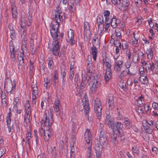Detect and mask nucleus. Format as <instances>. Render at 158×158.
<instances>
[{
    "label": "nucleus",
    "instance_id": "nucleus-5",
    "mask_svg": "<svg viewBox=\"0 0 158 158\" xmlns=\"http://www.w3.org/2000/svg\"><path fill=\"white\" fill-rule=\"evenodd\" d=\"M52 45L50 50L52 51L53 55L55 56H60L61 52H60L58 40H53Z\"/></svg>",
    "mask_w": 158,
    "mask_h": 158
},
{
    "label": "nucleus",
    "instance_id": "nucleus-23",
    "mask_svg": "<svg viewBox=\"0 0 158 158\" xmlns=\"http://www.w3.org/2000/svg\"><path fill=\"white\" fill-rule=\"evenodd\" d=\"M61 106L60 101L58 98L56 99L54 102L53 108L54 110L56 113H58L60 110V107Z\"/></svg>",
    "mask_w": 158,
    "mask_h": 158
},
{
    "label": "nucleus",
    "instance_id": "nucleus-44",
    "mask_svg": "<svg viewBox=\"0 0 158 158\" xmlns=\"http://www.w3.org/2000/svg\"><path fill=\"white\" fill-rule=\"evenodd\" d=\"M117 135L116 134H113L111 135V140L113 143L115 144H116L118 143V141L117 140Z\"/></svg>",
    "mask_w": 158,
    "mask_h": 158
},
{
    "label": "nucleus",
    "instance_id": "nucleus-56",
    "mask_svg": "<svg viewBox=\"0 0 158 158\" xmlns=\"http://www.w3.org/2000/svg\"><path fill=\"white\" fill-rule=\"evenodd\" d=\"M99 44V40L96 37H94L93 40V45L96 46Z\"/></svg>",
    "mask_w": 158,
    "mask_h": 158
},
{
    "label": "nucleus",
    "instance_id": "nucleus-20",
    "mask_svg": "<svg viewBox=\"0 0 158 158\" xmlns=\"http://www.w3.org/2000/svg\"><path fill=\"white\" fill-rule=\"evenodd\" d=\"M10 50V57L11 60L14 61L16 59L15 51V48L12 43H10L9 44Z\"/></svg>",
    "mask_w": 158,
    "mask_h": 158
},
{
    "label": "nucleus",
    "instance_id": "nucleus-58",
    "mask_svg": "<svg viewBox=\"0 0 158 158\" xmlns=\"http://www.w3.org/2000/svg\"><path fill=\"white\" fill-rule=\"evenodd\" d=\"M22 40V43L23 45H24L25 47V45L26 43V41L27 40V35H23L21 36Z\"/></svg>",
    "mask_w": 158,
    "mask_h": 158
},
{
    "label": "nucleus",
    "instance_id": "nucleus-40",
    "mask_svg": "<svg viewBox=\"0 0 158 158\" xmlns=\"http://www.w3.org/2000/svg\"><path fill=\"white\" fill-rule=\"evenodd\" d=\"M121 109L118 108H117V113L116 114L115 117L118 120L122 119L123 118L122 114L121 113Z\"/></svg>",
    "mask_w": 158,
    "mask_h": 158
},
{
    "label": "nucleus",
    "instance_id": "nucleus-49",
    "mask_svg": "<svg viewBox=\"0 0 158 158\" xmlns=\"http://www.w3.org/2000/svg\"><path fill=\"white\" fill-rule=\"evenodd\" d=\"M24 110L25 111H31L30 105L28 101H26L24 105Z\"/></svg>",
    "mask_w": 158,
    "mask_h": 158
},
{
    "label": "nucleus",
    "instance_id": "nucleus-48",
    "mask_svg": "<svg viewBox=\"0 0 158 158\" xmlns=\"http://www.w3.org/2000/svg\"><path fill=\"white\" fill-rule=\"evenodd\" d=\"M123 127V124L121 122H118L116 123V127L118 132H120V130H122Z\"/></svg>",
    "mask_w": 158,
    "mask_h": 158
},
{
    "label": "nucleus",
    "instance_id": "nucleus-31",
    "mask_svg": "<svg viewBox=\"0 0 158 158\" xmlns=\"http://www.w3.org/2000/svg\"><path fill=\"white\" fill-rule=\"evenodd\" d=\"M146 54L148 59H152L154 55L152 48H147L146 51Z\"/></svg>",
    "mask_w": 158,
    "mask_h": 158
},
{
    "label": "nucleus",
    "instance_id": "nucleus-61",
    "mask_svg": "<svg viewBox=\"0 0 158 158\" xmlns=\"http://www.w3.org/2000/svg\"><path fill=\"white\" fill-rule=\"evenodd\" d=\"M131 62L130 60L127 61L125 63V65L127 69H129L131 67Z\"/></svg>",
    "mask_w": 158,
    "mask_h": 158
},
{
    "label": "nucleus",
    "instance_id": "nucleus-51",
    "mask_svg": "<svg viewBox=\"0 0 158 158\" xmlns=\"http://www.w3.org/2000/svg\"><path fill=\"white\" fill-rule=\"evenodd\" d=\"M120 88L124 91H127V86L126 85V83L122 82L121 83L120 85Z\"/></svg>",
    "mask_w": 158,
    "mask_h": 158
},
{
    "label": "nucleus",
    "instance_id": "nucleus-13",
    "mask_svg": "<svg viewBox=\"0 0 158 158\" xmlns=\"http://www.w3.org/2000/svg\"><path fill=\"white\" fill-rule=\"evenodd\" d=\"M23 55V53L21 52H19L18 54V59L19 63L18 68L21 71L23 70L24 69Z\"/></svg>",
    "mask_w": 158,
    "mask_h": 158
},
{
    "label": "nucleus",
    "instance_id": "nucleus-36",
    "mask_svg": "<svg viewBox=\"0 0 158 158\" xmlns=\"http://www.w3.org/2000/svg\"><path fill=\"white\" fill-rule=\"evenodd\" d=\"M88 77L87 76V77L86 76L82 73L81 74V85L83 86L84 84H86L87 83L88 84Z\"/></svg>",
    "mask_w": 158,
    "mask_h": 158
},
{
    "label": "nucleus",
    "instance_id": "nucleus-24",
    "mask_svg": "<svg viewBox=\"0 0 158 158\" xmlns=\"http://www.w3.org/2000/svg\"><path fill=\"white\" fill-rule=\"evenodd\" d=\"M133 38L132 39V44L135 47L138 46L139 36L138 34L133 33Z\"/></svg>",
    "mask_w": 158,
    "mask_h": 158
},
{
    "label": "nucleus",
    "instance_id": "nucleus-32",
    "mask_svg": "<svg viewBox=\"0 0 158 158\" xmlns=\"http://www.w3.org/2000/svg\"><path fill=\"white\" fill-rule=\"evenodd\" d=\"M41 127L40 128L39 130V132L40 134L41 135L44 134V132H45V130L44 127V124L45 125V120L44 119H42L41 122Z\"/></svg>",
    "mask_w": 158,
    "mask_h": 158
},
{
    "label": "nucleus",
    "instance_id": "nucleus-22",
    "mask_svg": "<svg viewBox=\"0 0 158 158\" xmlns=\"http://www.w3.org/2000/svg\"><path fill=\"white\" fill-rule=\"evenodd\" d=\"M123 64V61L122 60H118L115 62L114 65V70L117 72L120 71L122 68Z\"/></svg>",
    "mask_w": 158,
    "mask_h": 158
},
{
    "label": "nucleus",
    "instance_id": "nucleus-60",
    "mask_svg": "<svg viewBox=\"0 0 158 158\" xmlns=\"http://www.w3.org/2000/svg\"><path fill=\"white\" fill-rule=\"evenodd\" d=\"M152 107L154 110H157L158 108V103L153 102L152 104Z\"/></svg>",
    "mask_w": 158,
    "mask_h": 158
},
{
    "label": "nucleus",
    "instance_id": "nucleus-10",
    "mask_svg": "<svg viewBox=\"0 0 158 158\" xmlns=\"http://www.w3.org/2000/svg\"><path fill=\"white\" fill-rule=\"evenodd\" d=\"M103 65L106 68H111V62L108 54L104 53L102 55Z\"/></svg>",
    "mask_w": 158,
    "mask_h": 158
},
{
    "label": "nucleus",
    "instance_id": "nucleus-50",
    "mask_svg": "<svg viewBox=\"0 0 158 158\" xmlns=\"http://www.w3.org/2000/svg\"><path fill=\"white\" fill-rule=\"evenodd\" d=\"M108 104L109 107H111V108L112 107L114 106V101L113 100V97H110L108 98Z\"/></svg>",
    "mask_w": 158,
    "mask_h": 158
},
{
    "label": "nucleus",
    "instance_id": "nucleus-18",
    "mask_svg": "<svg viewBox=\"0 0 158 158\" xmlns=\"http://www.w3.org/2000/svg\"><path fill=\"white\" fill-rule=\"evenodd\" d=\"M82 106L85 110V112L86 114L89 112V102L88 100L87 96L85 95L82 100Z\"/></svg>",
    "mask_w": 158,
    "mask_h": 158
},
{
    "label": "nucleus",
    "instance_id": "nucleus-53",
    "mask_svg": "<svg viewBox=\"0 0 158 158\" xmlns=\"http://www.w3.org/2000/svg\"><path fill=\"white\" fill-rule=\"evenodd\" d=\"M72 58H73L69 62V69L70 70H73V69L74 67V60H73V59L74 58V56H72Z\"/></svg>",
    "mask_w": 158,
    "mask_h": 158
},
{
    "label": "nucleus",
    "instance_id": "nucleus-30",
    "mask_svg": "<svg viewBox=\"0 0 158 158\" xmlns=\"http://www.w3.org/2000/svg\"><path fill=\"white\" fill-rule=\"evenodd\" d=\"M139 81L143 84H147L148 83V80L147 77L144 75H141L139 77Z\"/></svg>",
    "mask_w": 158,
    "mask_h": 158
},
{
    "label": "nucleus",
    "instance_id": "nucleus-34",
    "mask_svg": "<svg viewBox=\"0 0 158 158\" xmlns=\"http://www.w3.org/2000/svg\"><path fill=\"white\" fill-rule=\"evenodd\" d=\"M20 102V101L19 97H16L15 98L13 102V107L12 109L13 110H16L17 108L18 107Z\"/></svg>",
    "mask_w": 158,
    "mask_h": 158
},
{
    "label": "nucleus",
    "instance_id": "nucleus-21",
    "mask_svg": "<svg viewBox=\"0 0 158 158\" xmlns=\"http://www.w3.org/2000/svg\"><path fill=\"white\" fill-rule=\"evenodd\" d=\"M91 139V134L90 130L87 129L85 132L84 136V141L87 144H89Z\"/></svg>",
    "mask_w": 158,
    "mask_h": 158
},
{
    "label": "nucleus",
    "instance_id": "nucleus-38",
    "mask_svg": "<svg viewBox=\"0 0 158 158\" xmlns=\"http://www.w3.org/2000/svg\"><path fill=\"white\" fill-rule=\"evenodd\" d=\"M48 67L51 69H52L54 68V63L51 57H48L47 60Z\"/></svg>",
    "mask_w": 158,
    "mask_h": 158
},
{
    "label": "nucleus",
    "instance_id": "nucleus-15",
    "mask_svg": "<svg viewBox=\"0 0 158 158\" xmlns=\"http://www.w3.org/2000/svg\"><path fill=\"white\" fill-rule=\"evenodd\" d=\"M51 126L48 127V126H46L45 125L46 128L45 132L44 134V138L45 141H48L51 138L52 134V129L50 128Z\"/></svg>",
    "mask_w": 158,
    "mask_h": 158
},
{
    "label": "nucleus",
    "instance_id": "nucleus-28",
    "mask_svg": "<svg viewBox=\"0 0 158 158\" xmlns=\"http://www.w3.org/2000/svg\"><path fill=\"white\" fill-rule=\"evenodd\" d=\"M47 147L48 148V152L49 154H52L53 156H55L56 154V147H53L48 146V144H47Z\"/></svg>",
    "mask_w": 158,
    "mask_h": 158
},
{
    "label": "nucleus",
    "instance_id": "nucleus-35",
    "mask_svg": "<svg viewBox=\"0 0 158 158\" xmlns=\"http://www.w3.org/2000/svg\"><path fill=\"white\" fill-rule=\"evenodd\" d=\"M34 15L33 10L32 9H30L29 10V15L27 18L28 22L27 23V25L29 26L31 25V19L32 16Z\"/></svg>",
    "mask_w": 158,
    "mask_h": 158
},
{
    "label": "nucleus",
    "instance_id": "nucleus-42",
    "mask_svg": "<svg viewBox=\"0 0 158 158\" xmlns=\"http://www.w3.org/2000/svg\"><path fill=\"white\" fill-rule=\"evenodd\" d=\"M31 111H25V114L24 116V120L26 122L29 121Z\"/></svg>",
    "mask_w": 158,
    "mask_h": 158
},
{
    "label": "nucleus",
    "instance_id": "nucleus-9",
    "mask_svg": "<svg viewBox=\"0 0 158 158\" xmlns=\"http://www.w3.org/2000/svg\"><path fill=\"white\" fill-rule=\"evenodd\" d=\"M99 132L100 144H104L107 142V137L106 135L105 131L102 128H100L99 129Z\"/></svg>",
    "mask_w": 158,
    "mask_h": 158
},
{
    "label": "nucleus",
    "instance_id": "nucleus-8",
    "mask_svg": "<svg viewBox=\"0 0 158 158\" xmlns=\"http://www.w3.org/2000/svg\"><path fill=\"white\" fill-rule=\"evenodd\" d=\"M119 2L118 7L121 10L125 11L128 10L129 5V0H118Z\"/></svg>",
    "mask_w": 158,
    "mask_h": 158
},
{
    "label": "nucleus",
    "instance_id": "nucleus-27",
    "mask_svg": "<svg viewBox=\"0 0 158 158\" xmlns=\"http://www.w3.org/2000/svg\"><path fill=\"white\" fill-rule=\"evenodd\" d=\"M11 8L12 17L15 19H16L17 18V13L16 6L14 3L12 2L11 3Z\"/></svg>",
    "mask_w": 158,
    "mask_h": 158
},
{
    "label": "nucleus",
    "instance_id": "nucleus-52",
    "mask_svg": "<svg viewBox=\"0 0 158 158\" xmlns=\"http://www.w3.org/2000/svg\"><path fill=\"white\" fill-rule=\"evenodd\" d=\"M26 29V27H21L20 32L21 36L27 35V32Z\"/></svg>",
    "mask_w": 158,
    "mask_h": 158
},
{
    "label": "nucleus",
    "instance_id": "nucleus-17",
    "mask_svg": "<svg viewBox=\"0 0 158 158\" xmlns=\"http://www.w3.org/2000/svg\"><path fill=\"white\" fill-rule=\"evenodd\" d=\"M115 44L116 45V48L113 57L114 60L116 61L120 56L119 50L121 48V43L119 41H116Z\"/></svg>",
    "mask_w": 158,
    "mask_h": 158
},
{
    "label": "nucleus",
    "instance_id": "nucleus-54",
    "mask_svg": "<svg viewBox=\"0 0 158 158\" xmlns=\"http://www.w3.org/2000/svg\"><path fill=\"white\" fill-rule=\"evenodd\" d=\"M141 64L145 66L146 67H147L149 69L150 68L151 64L150 63H149L148 62L144 60H142L141 61Z\"/></svg>",
    "mask_w": 158,
    "mask_h": 158
},
{
    "label": "nucleus",
    "instance_id": "nucleus-6",
    "mask_svg": "<svg viewBox=\"0 0 158 158\" xmlns=\"http://www.w3.org/2000/svg\"><path fill=\"white\" fill-rule=\"evenodd\" d=\"M74 31L71 29L69 30L67 32V40L71 45H74L76 43V41L74 40Z\"/></svg>",
    "mask_w": 158,
    "mask_h": 158
},
{
    "label": "nucleus",
    "instance_id": "nucleus-29",
    "mask_svg": "<svg viewBox=\"0 0 158 158\" xmlns=\"http://www.w3.org/2000/svg\"><path fill=\"white\" fill-rule=\"evenodd\" d=\"M144 98L142 95L139 97L138 99L135 102V104L139 107H141L143 106V102L144 101Z\"/></svg>",
    "mask_w": 158,
    "mask_h": 158
},
{
    "label": "nucleus",
    "instance_id": "nucleus-1",
    "mask_svg": "<svg viewBox=\"0 0 158 158\" xmlns=\"http://www.w3.org/2000/svg\"><path fill=\"white\" fill-rule=\"evenodd\" d=\"M87 72V75L88 77V81L89 86V91L92 93H94L100 84V82L95 78L90 69L88 70Z\"/></svg>",
    "mask_w": 158,
    "mask_h": 158
},
{
    "label": "nucleus",
    "instance_id": "nucleus-16",
    "mask_svg": "<svg viewBox=\"0 0 158 158\" xmlns=\"http://www.w3.org/2000/svg\"><path fill=\"white\" fill-rule=\"evenodd\" d=\"M106 124L114 131V129L113 126L114 119L113 118L111 117L110 115L107 114H106Z\"/></svg>",
    "mask_w": 158,
    "mask_h": 158
},
{
    "label": "nucleus",
    "instance_id": "nucleus-14",
    "mask_svg": "<svg viewBox=\"0 0 158 158\" xmlns=\"http://www.w3.org/2000/svg\"><path fill=\"white\" fill-rule=\"evenodd\" d=\"M97 23L98 26V29L100 32L104 30V24L103 19L102 15H98L97 18Z\"/></svg>",
    "mask_w": 158,
    "mask_h": 158
},
{
    "label": "nucleus",
    "instance_id": "nucleus-45",
    "mask_svg": "<svg viewBox=\"0 0 158 158\" xmlns=\"http://www.w3.org/2000/svg\"><path fill=\"white\" fill-rule=\"evenodd\" d=\"M25 19L26 18L24 16L21 17L20 22V26L21 27H26V23Z\"/></svg>",
    "mask_w": 158,
    "mask_h": 158
},
{
    "label": "nucleus",
    "instance_id": "nucleus-26",
    "mask_svg": "<svg viewBox=\"0 0 158 158\" xmlns=\"http://www.w3.org/2000/svg\"><path fill=\"white\" fill-rule=\"evenodd\" d=\"M111 68H106L105 76V79L106 82L108 81L110 79L112 73Z\"/></svg>",
    "mask_w": 158,
    "mask_h": 158
},
{
    "label": "nucleus",
    "instance_id": "nucleus-11",
    "mask_svg": "<svg viewBox=\"0 0 158 158\" xmlns=\"http://www.w3.org/2000/svg\"><path fill=\"white\" fill-rule=\"evenodd\" d=\"M50 118L49 120L48 119L47 115L46 113L45 114L44 116L43 119L45 120V123L46 126L49 127L51 126L53 122V114L52 107H51L50 108Z\"/></svg>",
    "mask_w": 158,
    "mask_h": 158
},
{
    "label": "nucleus",
    "instance_id": "nucleus-43",
    "mask_svg": "<svg viewBox=\"0 0 158 158\" xmlns=\"http://www.w3.org/2000/svg\"><path fill=\"white\" fill-rule=\"evenodd\" d=\"M74 81L75 84H77V86H81V82L78 74H76V75L74 78Z\"/></svg>",
    "mask_w": 158,
    "mask_h": 158
},
{
    "label": "nucleus",
    "instance_id": "nucleus-19",
    "mask_svg": "<svg viewBox=\"0 0 158 158\" xmlns=\"http://www.w3.org/2000/svg\"><path fill=\"white\" fill-rule=\"evenodd\" d=\"M96 154L97 158H101L102 152V147L101 144L98 143L95 147Z\"/></svg>",
    "mask_w": 158,
    "mask_h": 158
},
{
    "label": "nucleus",
    "instance_id": "nucleus-47",
    "mask_svg": "<svg viewBox=\"0 0 158 158\" xmlns=\"http://www.w3.org/2000/svg\"><path fill=\"white\" fill-rule=\"evenodd\" d=\"M115 34L118 39H120L121 38V31L120 29L117 28L115 30Z\"/></svg>",
    "mask_w": 158,
    "mask_h": 158
},
{
    "label": "nucleus",
    "instance_id": "nucleus-62",
    "mask_svg": "<svg viewBox=\"0 0 158 158\" xmlns=\"http://www.w3.org/2000/svg\"><path fill=\"white\" fill-rule=\"evenodd\" d=\"M31 133L28 132L26 134V137L27 139V142L28 143V144H29V140L31 138Z\"/></svg>",
    "mask_w": 158,
    "mask_h": 158
},
{
    "label": "nucleus",
    "instance_id": "nucleus-4",
    "mask_svg": "<svg viewBox=\"0 0 158 158\" xmlns=\"http://www.w3.org/2000/svg\"><path fill=\"white\" fill-rule=\"evenodd\" d=\"M59 4V2H58L56 6V9L55 10V20L52 21V22H54L55 23L59 24V23L63 20L62 16L61 15L62 14V11L60 7Z\"/></svg>",
    "mask_w": 158,
    "mask_h": 158
},
{
    "label": "nucleus",
    "instance_id": "nucleus-57",
    "mask_svg": "<svg viewBox=\"0 0 158 158\" xmlns=\"http://www.w3.org/2000/svg\"><path fill=\"white\" fill-rule=\"evenodd\" d=\"M10 37L12 39H14L15 38L16 35L14 30H12L11 28H10Z\"/></svg>",
    "mask_w": 158,
    "mask_h": 158
},
{
    "label": "nucleus",
    "instance_id": "nucleus-64",
    "mask_svg": "<svg viewBox=\"0 0 158 158\" xmlns=\"http://www.w3.org/2000/svg\"><path fill=\"white\" fill-rule=\"evenodd\" d=\"M110 24H109L108 23H105V31H104L105 32H108V30H109L110 28Z\"/></svg>",
    "mask_w": 158,
    "mask_h": 158
},
{
    "label": "nucleus",
    "instance_id": "nucleus-2",
    "mask_svg": "<svg viewBox=\"0 0 158 158\" xmlns=\"http://www.w3.org/2000/svg\"><path fill=\"white\" fill-rule=\"evenodd\" d=\"M94 109L97 116V119L101 120L102 115V105L100 99L96 98L94 100Z\"/></svg>",
    "mask_w": 158,
    "mask_h": 158
},
{
    "label": "nucleus",
    "instance_id": "nucleus-33",
    "mask_svg": "<svg viewBox=\"0 0 158 158\" xmlns=\"http://www.w3.org/2000/svg\"><path fill=\"white\" fill-rule=\"evenodd\" d=\"M96 46L93 45V46L91 48L93 58L94 60H96L97 56V50L96 47Z\"/></svg>",
    "mask_w": 158,
    "mask_h": 158
},
{
    "label": "nucleus",
    "instance_id": "nucleus-63",
    "mask_svg": "<svg viewBox=\"0 0 158 158\" xmlns=\"http://www.w3.org/2000/svg\"><path fill=\"white\" fill-rule=\"evenodd\" d=\"M74 76L73 70H70L69 77L70 80H72Z\"/></svg>",
    "mask_w": 158,
    "mask_h": 158
},
{
    "label": "nucleus",
    "instance_id": "nucleus-25",
    "mask_svg": "<svg viewBox=\"0 0 158 158\" xmlns=\"http://www.w3.org/2000/svg\"><path fill=\"white\" fill-rule=\"evenodd\" d=\"M119 22V20L117 19L115 16H114L111 19L110 24L112 28H115L117 27Z\"/></svg>",
    "mask_w": 158,
    "mask_h": 158
},
{
    "label": "nucleus",
    "instance_id": "nucleus-39",
    "mask_svg": "<svg viewBox=\"0 0 158 158\" xmlns=\"http://www.w3.org/2000/svg\"><path fill=\"white\" fill-rule=\"evenodd\" d=\"M132 152L135 158H137V156L138 155L139 153V150L138 148L135 145H134L132 147Z\"/></svg>",
    "mask_w": 158,
    "mask_h": 158
},
{
    "label": "nucleus",
    "instance_id": "nucleus-41",
    "mask_svg": "<svg viewBox=\"0 0 158 158\" xmlns=\"http://www.w3.org/2000/svg\"><path fill=\"white\" fill-rule=\"evenodd\" d=\"M54 85H56L58 83V73L56 70H55L53 76Z\"/></svg>",
    "mask_w": 158,
    "mask_h": 158
},
{
    "label": "nucleus",
    "instance_id": "nucleus-37",
    "mask_svg": "<svg viewBox=\"0 0 158 158\" xmlns=\"http://www.w3.org/2000/svg\"><path fill=\"white\" fill-rule=\"evenodd\" d=\"M126 127L127 129H130L132 127V124L130 122L129 118H125L124 119Z\"/></svg>",
    "mask_w": 158,
    "mask_h": 158
},
{
    "label": "nucleus",
    "instance_id": "nucleus-55",
    "mask_svg": "<svg viewBox=\"0 0 158 158\" xmlns=\"http://www.w3.org/2000/svg\"><path fill=\"white\" fill-rule=\"evenodd\" d=\"M118 75L119 78L123 79L126 76V72L124 70H123L121 73L118 74Z\"/></svg>",
    "mask_w": 158,
    "mask_h": 158
},
{
    "label": "nucleus",
    "instance_id": "nucleus-59",
    "mask_svg": "<svg viewBox=\"0 0 158 158\" xmlns=\"http://www.w3.org/2000/svg\"><path fill=\"white\" fill-rule=\"evenodd\" d=\"M133 62L135 63H137L138 62L139 57L137 55H134L132 57Z\"/></svg>",
    "mask_w": 158,
    "mask_h": 158
},
{
    "label": "nucleus",
    "instance_id": "nucleus-7",
    "mask_svg": "<svg viewBox=\"0 0 158 158\" xmlns=\"http://www.w3.org/2000/svg\"><path fill=\"white\" fill-rule=\"evenodd\" d=\"M13 83L12 85L11 81L9 79L6 80L5 82V85L7 87V90L10 93L14 92L15 90L16 86L15 80H13Z\"/></svg>",
    "mask_w": 158,
    "mask_h": 158
},
{
    "label": "nucleus",
    "instance_id": "nucleus-46",
    "mask_svg": "<svg viewBox=\"0 0 158 158\" xmlns=\"http://www.w3.org/2000/svg\"><path fill=\"white\" fill-rule=\"evenodd\" d=\"M34 41L33 40L31 39L30 48L31 51V54L32 55L34 54L35 51V49L34 48Z\"/></svg>",
    "mask_w": 158,
    "mask_h": 158
},
{
    "label": "nucleus",
    "instance_id": "nucleus-12",
    "mask_svg": "<svg viewBox=\"0 0 158 158\" xmlns=\"http://www.w3.org/2000/svg\"><path fill=\"white\" fill-rule=\"evenodd\" d=\"M36 80H33L31 85V91L32 97H39V91L37 85Z\"/></svg>",
    "mask_w": 158,
    "mask_h": 158
},
{
    "label": "nucleus",
    "instance_id": "nucleus-3",
    "mask_svg": "<svg viewBox=\"0 0 158 158\" xmlns=\"http://www.w3.org/2000/svg\"><path fill=\"white\" fill-rule=\"evenodd\" d=\"M59 26V23H55V22H52L50 26V31L51 36L53 38V40H58V30Z\"/></svg>",
    "mask_w": 158,
    "mask_h": 158
}]
</instances>
